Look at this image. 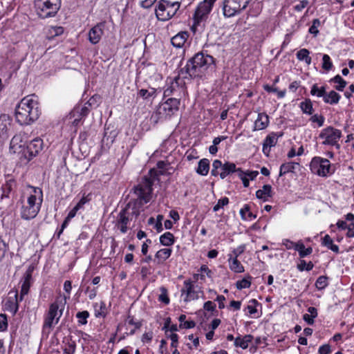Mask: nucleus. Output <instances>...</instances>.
<instances>
[{"label":"nucleus","mask_w":354,"mask_h":354,"mask_svg":"<svg viewBox=\"0 0 354 354\" xmlns=\"http://www.w3.org/2000/svg\"><path fill=\"white\" fill-rule=\"evenodd\" d=\"M152 185V180L145 178L135 187L134 193L138 198L131 200L118 216L117 227L122 233L124 234L127 232L130 221L139 216L142 205L150 201L153 190Z\"/></svg>","instance_id":"obj_1"},{"label":"nucleus","mask_w":354,"mask_h":354,"mask_svg":"<svg viewBox=\"0 0 354 354\" xmlns=\"http://www.w3.org/2000/svg\"><path fill=\"white\" fill-rule=\"evenodd\" d=\"M216 68L213 57L198 53L189 59L186 66L180 70V75L193 80H207L213 76Z\"/></svg>","instance_id":"obj_2"},{"label":"nucleus","mask_w":354,"mask_h":354,"mask_svg":"<svg viewBox=\"0 0 354 354\" xmlns=\"http://www.w3.org/2000/svg\"><path fill=\"white\" fill-rule=\"evenodd\" d=\"M64 310L62 301L58 299L52 303L44 315L43 330H50L58 324Z\"/></svg>","instance_id":"obj_3"},{"label":"nucleus","mask_w":354,"mask_h":354,"mask_svg":"<svg viewBox=\"0 0 354 354\" xmlns=\"http://www.w3.org/2000/svg\"><path fill=\"white\" fill-rule=\"evenodd\" d=\"M37 192L41 194V190H37L35 188V194L29 196L27 199V204L21 207V216L23 219L30 220L34 218L39 212L41 202L37 203V198L36 194Z\"/></svg>","instance_id":"obj_4"},{"label":"nucleus","mask_w":354,"mask_h":354,"mask_svg":"<svg viewBox=\"0 0 354 354\" xmlns=\"http://www.w3.org/2000/svg\"><path fill=\"white\" fill-rule=\"evenodd\" d=\"M179 7L180 3L178 1L160 0L156 10V17L159 20L167 21L175 15Z\"/></svg>","instance_id":"obj_5"},{"label":"nucleus","mask_w":354,"mask_h":354,"mask_svg":"<svg viewBox=\"0 0 354 354\" xmlns=\"http://www.w3.org/2000/svg\"><path fill=\"white\" fill-rule=\"evenodd\" d=\"M187 77H183L180 75V73L174 79L169 78L168 85L164 91V96L169 97L174 95L176 97H181L185 95V82L184 79Z\"/></svg>","instance_id":"obj_6"},{"label":"nucleus","mask_w":354,"mask_h":354,"mask_svg":"<svg viewBox=\"0 0 354 354\" xmlns=\"http://www.w3.org/2000/svg\"><path fill=\"white\" fill-rule=\"evenodd\" d=\"M214 3V0H204L198 6L194 15V24L191 28L194 35L196 34L197 26L200 25L201 22L206 20L207 18Z\"/></svg>","instance_id":"obj_7"},{"label":"nucleus","mask_w":354,"mask_h":354,"mask_svg":"<svg viewBox=\"0 0 354 354\" xmlns=\"http://www.w3.org/2000/svg\"><path fill=\"white\" fill-rule=\"evenodd\" d=\"M310 167L313 173L322 177L331 175L335 171L328 159L317 156L312 159Z\"/></svg>","instance_id":"obj_8"},{"label":"nucleus","mask_w":354,"mask_h":354,"mask_svg":"<svg viewBox=\"0 0 354 354\" xmlns=\"http://www.w3.org/2000/svg\"><path fill=\"white\" fill-rule=\"evenodd\" d=\"M61 6L48 0H35L37 14L42 19L55 16Z\"/></svg>","instance_id":"obj_9"},{"label":"nucleus","mask_w":354,"mask_h":354,"mask_svg":"<svg viewBox=\"0 0 354 354\" xmlns=\"http://www.w3.org/2000/svg\"><path fill=\"white\" fill-rule=\"evenodd\" d=\"M181 296L184 297L183 301L186 303L203 297V292L200 288L194 286L191 280H185L181 289Z\"/></svg>","instance_id":"obj_10"},{"label":"nucleus","mask_w":354,"mask_h":354,"mask_svg":"<svg viewBox=\"0 0 354 354\" xmlns=\"http://www.w3.org/2000/svg\"><path fill=\"white\" fill-rule=\"evenodd\" d=\"M23 102H24V104L26 106L28 111L30 112V115H32L30 116V118H32L35 122L40 115L37 97L35 95H27L19 103Z\"/></svg>","instance_id":"obj_11"},{"label":"nucleus","mask_w":354,"mask_h":354,"mask_svg":"<svg viewBox=\"0 0 354 354\" xmlns=\"http://www.w3.org/2000/svg\"><path fill=\"white\" fill-rule=\"evenodd\" d=\"M341 136V131L333 127H328L324 129L319 134V137L324 139L322 144L325 145H336V142H338Z\"/></svg>","instance_id":"obj_12"},{"label":"nucleus","mask_w":354,"mask_h":354,"mask_svg":"<svg viewBox=\"0 0 354 354\" xmlns=\"http://www.w3.org/2000/svg\"><path fill=\"white\" fill-rule=\"evenodd\" d=\"M179 105L180 99L176 97H170L160 106L159 113L165 116H171L178 110Z\"/></svg>","instance_id":"obj_13"},{"label":"nucleus","mask_w":354,"mask_h":354,"mask_svg":"<svg viewBox=\"0 0 354 354\" xmlns=\"http://www.w3.org/2000/svg\"><path fill=\"white\" fill-rule=\"evenodd\" d=\"M23 103H19L15 109V118L17 122L21 125L30 124L34 122L32 118H30V112L26 109V106Z\"/></svg>","instance_id":"obj_14"},{"label":"nucleus","mask_w":354,"mask_h":354,"mask_svg":"<svg viewBox=\"0 0 354 354\" xmlns=\"http://www.w3.org/2000/svg\"><path fill=\"white\" fill-rule=\"evenodd\" d=\"M43 140L41 138H36L31 140L26 147V152L28 153L26 156L28 160H31L36 156L43 149ZM26 156V153H25Z\"/></svg>","instance_id":"obj_15"},{"label":"nucleus","mask_w":354,"mask_h":354,"mask_svg":"<svg viewBox=\"0 0 354 354\" xmlns=\"http://www.w3.org/2000/svg\"><path fill=\"white\" fill-rule=\"evenodd\" d=\"M106 22H100L93 26L88 32V39L92 44H97L104 33Z\"/></svg>","instance_id":"obj_16"},{"label":"nucleus","mask_w":354,"mask_h":354,"mask_svg":"<svg viewBox=\"0 0 354 354\" xmlns=\"http://www.w3.org/2000/svg\"><path fill=\"white\" fill-rule=\"evenodd\" d=\"M240 4L235 0H225L223 2V15L227 17H233L242 10Z\"/></svg>","instance_id":"obj_17"},{"label":"nucleus","mask_w":354,"mask_h":354,"mask_svg":"<svg viewBox=\"0 0 354 354\" xmlns=\"http://www.w3.org/2000/svg\"><path fill=\"white\" fill-rule=\"evenodd\" d=\"M283 136V133H276L274 132L270 133L266 138L263 145V151L265 154H268L270 151V148L276 145L278 138Z\"/></svg>","instance_id":"obj_18"},{"label":"nucleus","mask_w":354,"mask_h":354,"mask_svg":"<svg viewBox=\"0 0 354 354\" xmlns=\"http://www.w3.org/2000/svg\"><path fill=\"white\" fill-rule=\"evenodd\" d=\"M8 295L6 305L9 307L12 311L16 313L19 308V302L21 301L18 297V292L17 290H11Z\"/></svg>","instance_id":"obj_19"},{"label":"nucleus","mask_w":354,"mask_h":354,"mask_svg":"<svg viewBox=\"0 0 354 354\" xmlns=\"http://www.w3.org/2000/svg\"><path fill=\"white\" fill-rule=\"evenodd\" d=\"M269 117L266 113H259L254 121L253 131L265 129L269 124Z\"/></svg>","instance_id":"obj_20"},{"label":"nucleus","mask_w":354,"mask_h":354,"mask_svg":"<svg viewBox=\"0 0 354 354\" xmlns=\"http://www.w3.org/2000/svg\"><path fill=\"white\" fill-rule=\"evenodd\" d=\"M31 277H32V272H31V270H28L26 272V273L24 276L21 288V293H20V297H19L20 301H22L24 297L28 293L30 286V281Z\"/></svg>","instance_id":"obj_21"},{"label":"nucleus","mask_w":354,"mask_h":354,"mask_svg":"<svg viewBox=\"0 0 354 354\" xmlns=\"http://www.w3.org/2000/svg\"><path fill=\"white\" fill-rule=\"evenodd\" d=\"M16 187V182L14 179L10 178L6 180L5 184L1 186L2 194L1 195V200L8 198L10 194L12 192Z\"/></svg>","instance_id":"obj_22"},{"label":"nucleus","mask_w":354,"mask_h":354,"mask_svg":"<svg viewBox=\"0 0 354 354\" xmlns=\"http://www.w3.org/2000/svg\"><path fill=\"white\" fill-rule=\"evenodd\" d=\"M238 169L236 167V165L233 162H225L221 169V173H219V176L221 179H224L230 174H232L235 171H237Z\"/></svg>","instance_id":"obj_23"},{"label":"nucleus","mask_w":354,"mask_h":354,"mask_svg":"<svg viewBox=\"0 0 354 354\" xmlns=\"http://www.w3.org/2000/svg\"><path fill=\"white\" fill-rule=\"evenodd\" d=\"M256 196L263 201H268V198L272 196V187L270 185H264L262 189L256 192Z\"/></svg>","instance_id":"obj_24"},{"label":"nucleus","mask_w":354,"mask_h":354,"mask_svg":"<svg viewBox=\"0 0 354 354\" xmlns=\"http://www.w3.org/2000/svg\"><path fill=\"white\" fill-rule=\"evenodd\" d=\"M253 339V337L251 335H245L243 337H237L234 339V346L236 347H241L243 349H246L248 347V344Z\"/></svg>","instance_id":"obj_25"},{"label":"nucleus","mask_w":354,"mask_h":354,"mask_svg":"<svg viewBox=\"0 0 354 354\" xmlns=\"http://www.w3.org/2000/svg\"><path fill=\"white\" fill-rule=\"evenodd\" d=\"M89 107L90 106L86 103L84 106H76L71 111V117H75L76 115H82V118L86 117L90 111Z\"/></svg>","instance_id":"obj_26"},{"label":"nucleus","mask_w":354,"mask_h":354,"mask_svg":"<svg viewBox=\"0 0 354 354\" xmlns=\"http://www.w3.org/2000/svg\"><path fill=\"white\" fill-rule=\"evenodd\" d=\"M299 165L298 162H288L282 164L280 167L279 176H282L287 173L293 172Z\"/></svg>","instance_id":"obj_27"},{"label":"nucleus","mask_w":354,"mask_h":354,"mask_svg":"<svg viewBox=\"0 0 354 354\" xmlns=\"http://www.w3.org/2000/svg\"><path fill=\"white\" fill-rule=\"evenodd\" d=\"M209 170V161L207 158L201 159L198 164L196 173L201 176H207Z\"/></svg>","instance_id":"obj_28"},{"label":"nucleus","mask_w":354,"mask_h":354,"mask_svg":"<svg viewBox=\"0 0 354 354\" xmlns=\"http://www.w3.org/2000/svg\"><path fill=\"white\" fill-rule=\"evenodd\" d=\"M171 254V250L169 248H164L158 250L155 258L158 260L157 263H162L165 261L169 258Z\"/></svg>","instance_id":"obj_29"},{"label":"nucleus","mask_w":354,"mask_h":354,"mask_svg":"<svg viewBox=\"0 0 354 354\" xmlns=\"http://www.w3.org/2000/svg\"><path fill=\"white\" fill-rule=\"evenodd\" d=\"M340 97L341 96L339 93L334 91H331L328 93H325L323 100L325 103L335 104L339 102Z\"/></svg>","instance_id":"obj_30"},{"label":"nucleus","mask_w":354,"mask_h":354,"mask_svg":"<svg viewBox=\"0 0 354 354\" xmlns=\"http://www.w3.org/2000/svg\"><path fill=\"white\" fill-rule=\"evenodd\" d=\"M228 261L231 270L237 273H241L244 272V268L241 262L237 259V258H232L230 257L228 259Z\"/></svg>","instance_id":"obj_31"},{"label":"nucleus","mask_w":354,"mask_h":354,"mask_svg":"<svg viewBox=\"0 0 354 354\" xmlns=\"http://www.w3.org/2000/svg\"><path fill=\"white\" fill-rule=\"evenodd\" d=\"M95 316L96 317H105L106 315V304L104 301L96 302L93 304Z\"/></svg>","instance_id":"obj_32"},{"label":"nucleus","mask_w":354,"mask_h":354,"mask_svg":"<svg viewBox=\"0 0 354 354\" xmlns=\"http://www.w3.org/2000/svg\"><path fill=\"white\" fill-rule=\"evenodd\" d=\"M310 52L306 48L301 49L297 54V58L299 61L305 62L306 64L310 65L311 63V57L309 56Z\"/></svg>","instance_id":"obj_33"},{"label":"nucleus","mask_w":354,"mask_h":354,"mask_svg":"<svg viewBox=\"0 0 354 354\" xmlns=\"http://www.w3.org/2000/svg\"><path fill=\"white\" fill-rule=\"evenodd\" d=\"M160 242L165 246H170L174 243V236L171 232H165L160 236Z\"/></svg>","instance_id":"obj_34"},{"label":"nucleus","mask_w":354,"mask_h":354,"mask_svg":"<svg viewBox=\"0 0 354 354\" xmlns=\"http://www.w3.org/2000/svg\"><path fill=\"white\" fill-rule=\"evenodd\" d=\"M188 37L187 32H181L171 39V44H185Z\"/></svg>","instance_id":"obj_35"},{"label":"nucleus","mask_w":354,"mask_h":354,"mask_svg":"<svg viewBox=\"0 0 354 354\" xmlns=\"http://www.w3.org/2000/svg\"><path fill=\"white\" fill-rule=\"evenodd\" d=\"M200 271L201 272V274H195L194 275V278L196 280L201 279L202 281H205V274L209 277H212V272L211 270L209 269V268L206 265H203L201 268Z\"/></svg>","instance_id":"obj_36"},{"label":"nucleus","mask_w":354,"mask_h":354,"mask_svg":"<svg viewBox=\"0 0 354 354\" xmlns=\"http://www.w3.org/2000/svg\"><path fill=\"white\" fill-rule=\"evenodd\" d=\"M64 32V28L61 26L59 27H52L48 32L46 37L48 41H52L55 39V37L61 35Z\"/></svg>","instance_id":"obj_37"},{"label":"nucleus","mask_w":354,"mask_h":354,"mask_svg":"<svg viewBox=\"0 0 354 354\" xmlns=\"http://www.w3.org/2000/svg\"><path fill=\"white\" fill-rule=\"evenodd\" d=\"M295 250L299 252V257L301 258H304L313 252L312 248L309 247L308 248H306L302 243H297L295 245Z\"/></svg>","instance_id":"obj_38"},{"label":"nucleus","mask_w":354,"mask_h":354,"mask_svg":"<svg viewBox=\"0 0 354 354\" xmlns=\"http://www.w3.org/2000/svg\"><path fill=\"white\" fill-rule=\"evenodd\" d=\"M326 86L318 87L317 84H315L311 87L310 94L312 95H316L318 97H322L324 98V96L326 93Z\"/></svg>","instance_id":"obj_39"},{"label":"nucleus","mask_w":354,"mask_h":354,"mask_svg":"<svg viewBox=\"0 0 354 354\" xmlns=\"http://www.w3.org/2000/svg\"><path fill=\"white\" fill-rule=\"evenodd\" d=\"M330 81L337 84L335 88L339 91H342L346 86V82L339 75L335 76Z\"/></svg>","instance_id":"obj_40"},{"label":"nucleus","mask_w":354,"mask_h":354,"mask_svg":"<svg viewBox=\"0 0 354 354\" xmlns=\"http://www.w3.org/2000/svg\"><path fill=\"white\" fill-rule=\"evenodd\" d=\"M300 108L304 113L311 115L313 112V104L310 100H306L300 103Z\"/></svg>","instance_id":"obj_41"},{"label":"nucleus","mask_w":354,"mask_h":354,"mask_svg":"<svg viewBox=\"0 0 354 354\" xmlns=\"http://www.w3.org/2000/svg\"><path fill=\"white\" fill-rule=\"evenodd\" d=\"M251 276H247L244 277L242 280L238 281L236 283V286L239 290H241L243 288H248L251 285Z\"/></svg>","instance_id":"obj_42"},{"label":"nucleus","mask_w":354,"mask_h":354,"mask_svg":"<svg viewBox=\"0 0 354 354\" xmlns=\"http://www.w3.org/2000/svg\"><path fill=\"white\" fill-rule=\"evenodd\" d=\"M21 142L22 138L21 135H16L12 138L10 148L14 150V152H16L18 147L21 148L22 147Z\"/></svg>","instance_id":"obj_43"},{"label":"nucleus","mask_w":354,"mask_h":354,"mask_svg":"<svg viewBox=\"0 0 354 354\" xmlns=\"http://www.w3.org/2000/svg\"><path fill=\"white\" fill-rule=\"evenodd\" d=\"M156 91L154 88L140 89L138 92V95L144 99H149L156 96Z\"/></svg>","instance_id":"obj_44"},{"label":"nucleus","mask_w":354,"mask_h":354,"mask_svg":"<svg viewBox=\"0 0 354 354\" xmlns=\"http://www.w3.org/2000/svg\"><path fill=\"white\" fill-rule=\"evenodd\" d=\"M160 294L158 297V300L165 304H168L169 303V298L168 297L167 290L165 287L162 286L160 288Z\"/></svg>","instance_id":"obj_45"},{"label":"nucleus","mask_w":354,"mask_h":354,"mask_svg":"<svg viewBox=\"0 0 354 354\" xmlns=\"http://www.w3.org/2000/svg\"><path fill=\"white\" fill-rule=\"evenodd\" d=\"M89 317V313L87 310L78 312L76 317L78 319V323L84 325L87 323V319Z\"/></svg>","instance_id":"obj_46"},{"label":"nucleus","mask_w":354,"mask_h":354,"mask_svg":"<svg viewBox=\"0 0 354 354\" xmlns=\"http://www.w3.org/2000/svg\"><path fill=\"white\" fill-rule=\"evenodd\" d=\"M328 286V277L320 276L315 282V286L318 290H322Z\"/></svg>","instance_id":"obj_47"},{"label":"nucleus","mask_w":354,"mask_h":354,"mask_svg":"<svg viewBox=\"0 0 354 354\" xmlns=\"http://www.w3.org/2000/svg\"><path fill=\"white\" fill-rule=\"evenodd\" d=\"M322 68L328 71L333 68V63L329 55L324 54L322 57Z\"/></svg>","instance_id":"obj_48"},{"label":"nucleus","mask_w":354,"mask_h":354,"mask_svg":"<svg viewBox=\"0 0 354 354\" xmlns=\"http://www.w3.org/2000/svg\"><path fill=\"white\" fill-rule=\"evenodd\" d=\"M223 164L222 162L219 160H214L212 163V169L211 171V174L212 176H217L219 174V172L218 171V169H222Z\"/></svg>","instance_id":"obj_49"},{"label":"nucleus","mask_w":354,"mask_h":354,"mask_svg":"<svg viewBox=\"0 0 354 354\" xmlns=\"http://www.w3.org/2000/svg\"><path fill=\"white\" fill-rule=\"evenodd\" d=\"M229 203V199L227 197L222 198L219 199L217 203L214 206L213 211L217 212L223 206L227 205Z\"/></svg>","instance_id":"obj_50"},{"label":"nucleus","mask_w":354,"mask_h":354,"mask_svg":"<svg viewBox=\"0 0 354 354\" xmlns=\"http://www.w3.org/2000/svg\"><path fill=\"white\" fill-rule=\"evenodd\" d=\"M8 328L7 317L4 314H0V331H4Z\"/></svg>","instance_id":"obj_51"},{"label":"nucleus","mask_w":354,"mask_h":354,"mask_svg":"<svg viewBox=\"0 0 354 354\" xmlns=\"http://www.w3.org/2000/svg\"><path fill=\"white\" fill-rule=\"evenodd\" d=\"M237 172H239V176L242 180L243 186L245 187H248L249 186L250 182L249 179L245 175V171H242L240 168H239Z\"/></svg>","instance_id":"obj_52"},{"label":"nucleus","mask_w":354,"mask_h":354,"mask_svg":"<svg viewBox=\"0 0 354 354\" xmlns=\"http://www.w3.org/2000/svg\"><path fill=\"white\" fill-rule=\"evenodd\" d=\"M320 25V21L318 19L313 21V25L309 28V32L312 34L317 35L318 33V26Z\"/></svg>","instance_id":"obj_53"},{"label":"nucleus","mask_w":354,"mask_h":354,"mask_svg":"<svg viewBox=\"0 0 354 354\" xmlns=\"http://www.w3.org/2000/svg\"><path fill=\"white\" fill-rule=\"evenodd\" d=\"M8 245L0 237V261L5 257Z\"/></svg>","instance_id":"obj_54"},{"label":"nucleus","mask_w":354,"mask_h":354,"mask_svg":"<svg viewBox=\"0 0 354 354\" xmlns=\"http://www.w3.org/2000/svg\"><path fill=\"white\" fill-rule=\"evenodd\" d=\"M310 120L313 122H317L319 127H322L324 122V118L322 115H318L317 114H315L311 117Z\"/></svg>","instance_id":"obj_55"},{"label":"nucleus","mask_w":354,"mask_h":354,"mask_svg":"<svg viewBox=\"0 0 354 354\" xmlns=\"http://www.w3.org/2000/svg\"><path fill=\"white\" fill-rule=\"evenodd\" d=\"M313 268V264L311 262H309L307 265L305 261H302L299 265H298V269L301 271L306 269V270H310Z\"/></svg>","instance_id":"obj_56"},{"label":"nucleus","mask_w":354,"mask_h":354,"mask_svg":"<svg viewBox=\"0 0 354 354\" xmlns=\"http://www.w3.org/2000/svg\"><path fill=\"white\" fill-rule=\"evenodd\" d=\"M203 308L207 311L213 312L216 310V304L212 301H207L204 304Z\"/></svg>","instance_id":"obj_57"},{"label":"nucleus","mask_w":354,"mask_h":354,"mask_svg":"<svg viewBox=\"0 0 354 354\" xmlns=\"http://www.w3.org/2000/svg\"><path fill=\"white\" fill-rule=\"evenodd\" d=\"M308 4V0H302L298 4L295 6L294 9L297 12H301Z\"/></svg>","instance_id":"obj_58"},{"label":"nucleus","mask_w":354,"mask_h":354,"mask_svg":"<svg viewBox=\"0 0 354 354\" xmlns=\"http://www.w3.org/2000/svg\"><path fill=\"white\" fill-rule=\"evenodd\" d=\"M333 244V241L328 234L324 236L322 239V245L329 248Z\"/></svg>","instance_id":"obj_59"},{"label":"nucleus","mask_w":354,"mask_h":354,"mask_svg":"<svg viewBox=\"0 0 354 354\" xmlns=\"http://www.w3.org/2000/svg\"><path fill=\"white\" fill-rule=\"evenodd\" d=\"M164 217L162 215H158L156 218V223L155 224V227L158 230V232H160L162 230V221L163 220Z\"/></svg>","instance_id":"obj_60"},{"label":"nucleus","mask_w":354,"mask_h":354,"mask_svg":"<svg viewBox=\"0 0 354 354\" xmlns=\"http://www.w3.org/2000/svg\"><path fill=\"white\" fill-rule=\"evenodd\" d=\"M319 354H329L330 353V347L328 344H324L319 347Z\"/></svg>","instance_id":"obj_61"},{"label":"nucleus","mask_w":354,"mask_h":354,"mask_svg":"<svg viewBox=\"0 0 354 354\" xmlns=\"http://www.w3.org/2000/svg\"><path fill=\"white\" fill-rule=\"evenodd\" d=\"M75 351V346L74 344H69L68 347L64 349V354H74Z\"/></svg>","instance_id":"obj_62"},{"label":"nucleus","mask_w":354,"mask_h":354,"mask_svg":"<svg viewBox=\"0 0 354 354\" xmlns=\"http://www.w3.org/2000/svg\"><path fill=\"white\" fill-rule=\"evenodd\" d=\"M100 100V97L99 95H93L92 97H91L88 101L86 102V104L91 106L93 105H95L97 103L98 100Z\"/></svg>","instance_id":"obj_63"},{"label":"nucleus","mask_w":354,"mask_h":354,"mask_svg":"<svg viewBox=\"0 0 354 354\" xmlns=\"http://www.w3.org/2000/svg\"><path fill=\"white\" fill-rule=\"evenodd\" d=\"M282 244L287 248V249H291L292 248H295V245L297 243H295L294 242L290 241L289 239H284L283 240Z\"/></svg>","instance_id":"obj_64"}]
</instances>
